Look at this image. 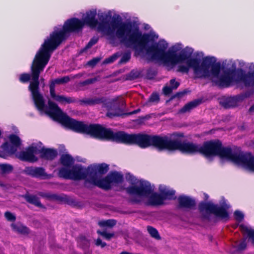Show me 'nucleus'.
Here are the masks:
<instances>
[{
    "instance_id": "37",
    "label": "nucleus",
    "mask_w": 254,
    "mask_h": 254,
    "mask_svg": "<svg viewBox=\"0 0 254 254\" xmlns=\"http://www.w3.org/2000/svg\"><path fill=\"white\" fill-rule=\"evenodd\" d=\"M159 95L157 93H153L150 97L149 101L151 102H156L159 100Z\"/></svg>"
},
{
    "instance_id": "13",
    "label": "nucleus",
    "mask_w": 254,
    "mask_h": 254,
    "mask_svg": "<svg viewBox=\"0 0 254 254\" xmlns=\"http://www.w3.org/2000/svg\"><path fill=\"white\" fill-rule=\"evenodd\" d=\"M24 171L27 175L36 178L48 179L51 177V175L47 174L45 170L41 167H28L25 168Z\"/></svg>"
},
{
    "instance_id": "39",
    "label": "nucleus",
    "mask_w": 254,
    "mask_h": 254,
    "mask_svg": "<svg viewBox=\"0 0 254 254\" xmlns=\"http://www.w3.org/2000/svg\"><path fill=\"white\" fill-rule=\"evenodd\" d=\"M99 61V59L95 58L88 62V64L90 66L95 65Z\"/></svg>"
},
{
    "instance_id": "4",
    "label": "nucleus",
    "mask_w": 254,
    "mask_h": 254,
    "mask_svg": "<svg viewBox=\"0 0 254 254\" xmlns=\"http://www.w3.org/2000/svg\"><path fill=\"white\" fill-rule=\"evenodd\" d=\"M215 64L219 67L216 71H212L210 80L216 85L226 87L240 83L246 86L254 85V63L249 64L248 68L250 72L247 74L241 69H237L236 63L232 60L228 61L225 68H221L220 63L216 59Z\"/></svg>"
},
{
    "instance_id": "20",
    "label": "nucleus",
    "mask_w": 254,
    "mask_h": 254,
    "mask_svg": "<svg viewBox=\"0 0 254 254\" xmlns=\"http://www.w3.org/2000/svg\"><path fill=\"white\" fill-rule=\"evenodd\" d=\"M11 227L15 232L22 234H28L29 232L28 228L19 223L12 224Z\"/></svg>"
},
{
    "instance_id": "49",
    "label": "nucleus",
    "mask_w": 254,
    "mask_h": 254,
    "mask_svg": "<svg viewBox=\"0 0 254 254\" xmlns=\"http://www.w3.org/2000/svg\"><path fill=\"white\" fill-rule=\"evenodd\" d=\"M1 130H0V137H1Z\"/></svg>"
},
{
    "instance_id": "22",
    "label": "nucleus",
    "mask_w": 254,
    "mask_h": 254,
    "mask_svg": "<svg viewBox=\"0 0 254 254\" xmlns=\"http://www.w3.org/2000/svg\"><path fill=\"white\" fill-rule=\"evenodd\" d=\"M40 195L42 197L47 198L52 200L62 201L63 198L62 196L58 194L50 193H40Z\"/></svg>"
},
{
    "instance_id": "30",
    "label": "nucleus",
    "mask_w": 254,
    "mask_h": 254,
    "mask_svg": "<svg viewBox=\"0 0 254 254\" xmlns=\"http://www.w3.org/2000/svg\"><path fill=\"white\" fill-rule=\"evenodd\" d=\"M31 75L28 73H23L20 75L19 80L22 82H26L29 81Z\"/></svg>"
},
{
    "instance_id": "35",
    "label": "nucleus",
    "mask_w": 254,
    "mask_h": 254,
    "mask_svg": "<svg viewBox=\"0 0 254 254\" xmlns=\"http://www.w3.org/2000/svg\"><path fill=\"white\" fill-rule=\"evenodd\" d=\"M98 41V38L97 37H93L90 41L88 42V44L87 45L86 48H90L93 45H95Z\"/></svg>"
},
{
    "instance_id": "12",
    "label": "nucleus",
    "mask_w": 254,
    "mask_h": 254,
    "mask_svg": "<svg viewBox=\"0 0 254 254\" xmlns=\"http://www.w3.org/2000/svg\"><path fill=\"white\" fill-rule=\"evenodd\" d=\"M38 149V145L32 144L31 146L28 147L25 151H22L19 153L18 157L23 161L29 162H36L38 160V158L35 156V154H38V152H35V149Z\"/></svg>"
},
{
    "instance_id": "45",
    "label": "nucleus",
    "mask_w": 254,
    "mask_h": 254,
    "mask_svg": "<svg viewBox=\"0 0 254 254\" xmlns=\"http://www.w3.org/2000/svg\"><path fill=\"white\" fill-rule=\"evenodd\" d=\"M139 110H135L132 112L131 114H136L138 112Z\"/></svg>"
},
{
    "instance_id": "17",
    "label": "nucleus",
    "mask_w": 254,
    "mask_h": 254,
    "mask_svg": "<svg viewBox=\"0 0 254 254\" xmlns=\"http://www.w3.org/2000/svg\"><path fill=\"white\" fill-rule=\"evenodd\" d=\"M180 206L185 208H191L195 205V201L192 198L187 196H181L178 198Z\"/></svg>"
},
{
    "instance_id": "41",
    "label": "nucleus",
    "mask_w": 254,
    "mask_h": 254,
    "mask_svg": "<svg viewBox=\"0 0 254 254\" xmlns=\"http://www.w3.org/2000/svg\"><path fill=\"white\" fill-rule=\"evenodd\" d=\"M94 79H89V80H87L86 81H85L84 83V84H89V83H92L94 82Z\"/></svg>"
},
{
    "instance_id": "23",
    "label": "nucleus",
    "mask_w": 254,
    "mask_h": 254,
    "mask_svg": "<svg viewBox=\"0 0 254 254\" xmlns=\"http://www.w3.org/2000/svg\"><path fill=\"white\" fill-rule=\"evenodd\" d=\"M199 104V102L197 101H194L191 102L187 104H186L183 108H182L180 112L181 113H186L187 112H189L190 110L195 107Z\"/></svg>"
},
{
    "instance_id": "16",
    "label": "nucleus",
    "mask_w": 254,
    "mask_h": 254,
    "mask_svg": "<svg viewBox=\"0 0 254 254\" xmlns=\"http://www.w3.org/2000/svg\"><path fill=\"white\" fill-rule=\"evenodd\" d=\"M64 82V79L62 78L60 79H57L53 81L50 85V92L51 98L54 100L59 102H62L64 101V97L63 96L57 95L55 91V86L56 83H60Z\"/></svg>"
},
{
    "instance_id": "18",
    "label": "nucleus",
    "mask_w": 254,
    "mask_h": 254,
    "mask_svg": "<svg viewBox=\"0 0 254 254\" xmlns=\"http://www.w3.org/2000/svg\"><path fill=\"white\" fill-rule=\"evenodd\" d=\"M240 228L244 235L250 239L253 243H254V229L247 224L244 223L240 224Z\"/></svg>"
},
{
    "instance_id": "9",
    "label": "nucleus",
    "mask_w": 254,
    "mask_h": 254,
    "mask_svg": "<svg viewBox=\"0 0 254 254\" xmlns=\"http://www.w3.org/2000/svg\"><path fill=\"white\" fill-rule=\"evenodd\" d=\"M123 180V176L120 173L114 172L110 173L102 179V182H96L97 187L108 190L113 185L121 183Z\"/></svg>"
},
{
    "instance_id": "42",
    "label": "nucleus",
    "mask_w": 254,
    "mask_h": 254,
    "mask_svg": "<svg viewBox=\"0 0 254 254\" xmlns=\"http://www.w3.org/2000/svg\"><path fill=\"white\" fill-rule=\"evenodd\" d=\"M64 102H67V103H70L71 102V100L68 98H67V97H64Z\"/></svg>"
},
{
    "instance_id": "43",
    "label": "nucleus",
    "mask_w": 254,
    "mask_h": 254,
    "mask_svg": "<svg viewBox=\"0 0 254 254\" xmlns=\"http://www.w3.org/2000/svg\"><path fill=\"white\" fill-rule=\"evenodd\" d=\"M237 62L241 66H243L245 65V63L242 61H238Z\"/></svg>"
},
{
    "instance_id": "40",
    "label": "nucleus",
    "mask_w": 254,
    "mask_h": 254,
    "mask_svg": "<svg viewBox=\"0 0 254 254\" xmlns=\"http://www.w3.org/2000/svg\"><path fill=\"white\" fill-rule=\"evenodd\" d=\"M96 245L97 246H100L102 248L104 247L106 244L104 242H102V241L100 239H98L95 242Z\"/></svg>"
},
{
    "instance_id": "1",
    "label": "nucleus",
    "mask_w": 254,
    "mask_h": 254,
    "mask_svg": "<svg viewBox=\"0 0 254 254\" xmlns=\"http://www.w3.org/2000/svg\"><path fill=\"white\" fill-rule=\"evenodd\" d=\"M137 36L130 40L128 48L135 51V55L146 57L148 59L162 64L168 70L176 65L177 71L188 73L190 68L197 78H208L210 79L212 71H216L219 67L215 64L216 58L207 56L202 58V53L196 52L192 56L193 49L189 47L183 48L182 44L177 43L172 46L166 52L169 44L164 39L158 42V35L153 31L142 33L136 25Z\"/></svg>"
},
{
    "instance_id": "3",
    "label": "nucleus",
    "mask_w": 254,
    "mask_h": 254,
    "mask_svg": "<svg viewBox=\"0 0 254 254\" xmlns=\"http://www.w3.org/2000/svg\"><path fill=\"white\" fill-rule=\"evenodd\" d=\"M63 38L64 26H61L59 30L55 29L50 37L45 40L31 65L32 81L29 86L34 104L41 114L48 115L62 126L64 125L63 111L51 100H48V106L45 105L43 96L39 92V77L40 72L48 63L51 53L60 44Z\"/></svg>"
},
{
    "instance_id": "27",
    "label": "nucleus",
    "mask_w": 254,
    "mask_h": 254,
    "mask_svg": "<svg viewBox=\"0 0 254 254\" xmlns=\"http://www.w3.org/2000/svg\"><path fill=\"white\" fill-rule=\"evenodd\" d=\"M12 167L10 165L6 164H0V170L4 174L9 173L12 170Z\"/></svg>"
},
{
    "instance_id": "47",
    "label": "nucleus",
    "mask_w": 254,
    "mask_h": 254,
    "mask_svg": "<svg viewBox=\"0 0 254 254\" xmlns=\"http://www.w3.org/2000/svg\"><path fill=\"white\" fill-rule=\"evenodd\" d=\"M84 254H91V253L90 252H87L85 253Z\"/></svg>"
},
{
    "instance_id": "38",
    "label": "nucleus",
    "mask_w": 254,
    "mask_h": 254,
    "mask_svg": "<svg viewBox=\"0 0 254 254\" xmlns=\"http://www.w3.org/2000/svg\"><path fill=\"white\" fill-rule=\"evenodd\" d=\"M247 244L246 243V240H244L240 244L237 245V249L239 251L244 250L246 247Z\"/></svg>"
},
{
    "instance_id": "48",
    "label": "nucleus",
    "mask_w": 254,
    "mask_h": 254,
    "mask_svg": "<svg viewBox=\"0 0 254 254\" xmlns=\"http://www.w3.org/2000/svg\"><path fill=\"white\" fill-rule=\"evenodd\" d=\"M185 94V92H183V93H179L178 94Z\"/></svg>"
},
{
    "instance_id": "14",
    "label": "nucleus",
    "mask_w": 254,
    "mask_h": 254,
    "mask_svg": "<svg viewBox=\"0 0 254 254\" xmlns=\"http://www.w3.org/2000/svg\"><path fill=\"white\" fill-rule=\"evenodd\" d=\"M159 191L161 196L163 198V201L165 200H171L176 198L175 191L172 189L163 185L159 186Z\"/></svg>"
},
{
    "instance_id": "26",
    "label": "nucleus",
    "mask_w": 254,
    "mask_h": 254,
    "mask_svg": "<svg viewBox=\"0 0 254 254\" xmlns=\"http://www.w3.org/2000/svg\"><path fill=\"white\" fill-rule=\"evenodd\" d=\"M116 221L114 220L109 219L107 220H102L98 222L99 226L101 227H112L116 224Z\"/></svg>"
},
{
    "instance_id": "28",
    "label": "nucleus",
    "mask_w": 254,
    "mask_h": 254,
    "mask_svg": "<svg viewBox=\"0 0 254 254\" xmlns=\"http://www.w3.org/2000/svg\"><path fill=\"white\" fill-rule=\"evenodd\" d=\"M60 166L58 175L61 178H64V156H62L61 157Z\"/></svg>"
},
{
    "instance_id": "31",
    "label": "nucleus",
    "mask_w": 254,
    "mask_h": 254,
    "mask_svg": "<svg viewBox=\"0 0 254 254\" xmlns=\"http://www.w3.org/2000/svg\"><path fill=\"white\" fill-rule=\"evenodd\" d=\"M98 16L101 18V17H108L111 16L112 13L110 10H108L107 11H102L101 10H99L98 12Z\"/></svg>"
},
{
    "instance_id": "19",
    "label": "nucleus",
    "mask_w": 254,
    "mask_h": 254,
    "mask_svg": "<svg viewBox=\"0 0 254 254\" xmlns=\"http://www.w3.org/2000/svg\"><path fill=\"white\" fill-rule=\"evenodd\" d=\"M180 85V82L176 81L175 78L172 79L170 81V86L166 85L163 88V91L165 94L168 95L170 94L172 90L176 89Z\"/></svg>"
},
{
    "instance_id": "2",
    "label": "nucleus",
    "mask_w": 254,
    "mask_h": 254,
    "mask_svg": "<svg viewBox=\"0 0 254 254\" xmlns=\"http://www.w3.org/2000/svg\"><path fill=\"white\" fill-rule=\"evenodd\" d=\"M97 14L96 8L80 12L79 16L81 17V19L72 18L66 20L64 23V32L68 31L79 33L82 31L85 26H87L106 36L112 46L122 45L127 48L130 40L137 36V30L135 29L136 24L131 22L122 21H112L110 23L105 21L99 22L96 18Z\"/></svg>"
},
{
    "instance_id": "29",
    "label": "nucleus",
    "mask_w": 254,
    "mask_h": 254,
    "mask_svg": "<svg viewBox=\"0 0 254 254\" xmlns=\"http://www.w3.org/2000/svg\"><path fill=\"white\" fill-rule=\"evenodd\" d=\"M235 218L237 221L240 223L244 219V214L240 211H236L234 213Z\"/></svg>"
},
{
    "instance_id": "34",
    "label": "nucleus",
    "mask_w": 254,
    "mask_h": 254,
    "mask_svg": "<svg viewBox=\"0 0 254 254\" xmlns=\"http://www.w3.org/2000/svg\"><path fill=\"white\" fill-rule=\"evenodd\" d=\"M118 57L119 55H118V54H115L111 57H110V58L106 59L104 63L105 64H110L113 63L118 58Z\"/></svg>"
},
{
    "instance_id": "15",
    "label": "nucleus",
    "mask_w": 254,
    "mask_h": 254,
    "mask_svg": "<svg viewBox=\"0 0 254 254\" xmlns=\"http://www.w3.org/2000/svg\"><path fill=\"white\" fill-rule=\"evenodd\" d=\"M35 152H38L40 154V157L46 160H52L57 155V152L51 149H47L42 147L38 145V149L35 150Z\"/></svg>"
},
{
    "instance_id": "46",
    "label": "nucleus",
    "mask_w": 254,
    "mask_h": 254,
    "mask_svg": "<svg viewBox=\"0 0 254 254\" xmlns=\"http://www.w3.org/2000/svg\"><path fill=\"white\" fill-rule=\"evenodd\" d=\"M68 77H64V82L67 81L68 80Z\"/></svg>"
},
{
    "instance_id": "44",
    "label": "nucleus",
    "mask_w": 254,
    "mask_h": 254,
    "mask_svg": "<svg viewBox=\"0 0 254 254\" xmlns=\"http://www.w3.org/2000/svg\"><path fill=\"white\" fill-rule=\"evenodd\" d=\"M254 110V106H253L251 107V108H250V111H253Z\"/></svg>"
},
{
    "instance_id": "6",
    "label": "nucleus",
    "mask_w": 254,
    "mask_h": 254,
    "mask_svg": "<svg viewBox=\"0 0 254 254\" xmlns=\"http://www.w3.org/2000/svg\"><path fill=\"white\" fill-rule=\"evenodd\" d=\"M229 207L226 201L223 199L220 206L211 202H201L199 205V210L204 217L208 218L209 215L213 214L217 219L226 221L229 218V214L226 210Z\"/></svg>"
},
{
    "instance_id": "24",
    "label": "nucleus",
    "mask_w": 254,
    "mask_h": 254,
    "mask_svg": "<svg viewBox=\"0 0 254 254\" xmlns=\"http://www.w3.org/2000/svg\"><path fill=\"white\" fill-rule=\"evenodd\" d=\"M78 245L82 248L88 247L89 245V242L84 236H80L77 239Z\"/></svg>"
},
{
    "instance_id": "11",
    "label": "nucleus",
    "mask_w": 254,
    "mask_h": 254,
    "mask_svg": "<svg viewBox=\"0 0 254 254\" xmlns=\"http://www.w3.org/2000/svg\"><path fill=\"white\" fill-rule=\"evenodd\" d=\"M124 106V101L123 99H113L107 106L108 111L107 116L112 118L114 116H119L121 114V109Z\"/></svg>"
},
{
    "instance_id": "10",
    "label": "nucleus",
    "mask_w": 254,
    "mask_h": 254,
    "mask_svg": "<svg viewBox=\"0 0 254 254\" xmlns=\"http://www.w3.org/2000/svg\"><path fill=\"white\" fill-rule=\"evenodd\" d=\"M10 143L5 142L1 146V148L4 151L0 150V157L2 158H6V153L13 154L17 150L18 147L21 144L20 139L17 136L12 134L9 136Z\"/></svg>"
},
{
    "instance_id": "8",
    "label": "nucleus",
    "mask_w": 254,
    "mask_h": 254,
    "mask_svg": "<svg viewBox=\"0 0 254 254\" xmlns=\"http://www.w3.org/2000/svg\"><path fill=\"white\" fill-rule=\"evenodd\" d=\"M88 168L89 184L96 186V182H102L103 178L102 175L106 173L109 169L108 166L104 163L91 165Z\"/></svg>"
},
{
    "instance_id": "32",
    "label": "nucleus",
    "mask_w": 254,
    "mask_h": 254,
    "mask_svg": "<svg viewBox=\"0 0 254 254\" xmlns=\"http://www.w3.org/2000/svg\"><path fill=\"white\" fill-rule=\"evenodd\" d=\"M98 234L101 235L103 237H104L105 239L107 240L110 239L112 237L114 236V234L113 233H108L106 231L101 232L100 231H97Z\"/></svg>"
},
{
    "instance_id": "5",
    "label": "nucleus",
    "mask_w": 254,
    "mask_h": 254,
    "mask_svg": "<svg viewBox=\"0 0 254 254\" xmlns=\"http://www.w3.org/2000/svg\"><path fill=\"white\" fill-rule=\"evenodd\" d=\"M127 179L130 186L127 187L126 190L130 195V200L132 202L144 203L152 206L160 205L164 203L160 193L154 191L148 182L139 180L130 175Z\"/></svg>"
},
{
    "instance_id": "36",
    "label": "nucleus",
    "mask_w": 254,
    "mask_h": 254,
    "mask_svg": "<svg viewBox=\"0 0 254 254\" xmlns=\"http://www.w3.org/2000/svg\"><path fill=\"white\" fill-rule=\"evenodd\" d=\"M130 59V53H126L123 56L120 62L121 63H127V62H128L129 60Z\"/></svg>"
},
{
    "instance_id": "21",
    "label": "nucleus",
    "mask_w": 254,
    "mask_h": 254,
    "mask_svg": "<svg viewBox=\"0 0 254 254\" xmlns=\"http://www.w3.org/2000/svg\"><path fill=\"white\" fill-rule=\"evenodd\" d=\"M25 198L29 203L33 204L39 207H42V205L37 196L32 195H25Z\"/></svg>"
},
{
    "instance_id": "33",
    "label": "nucleus",
    "mask_w": 254,
    "mask_h": 254,
    "mask_svg": "<svg viewBox=\"0 0 254 254\" xmlns=\"http://www.w3.org/2000/svg\"><path fill=\"white\" fill-rule=\"evenodd\" d=\"M4 216L6 219L10 221H13L16 219L15 215L13 214L10 213V212L7 211L5 212Z\"/></svg>"
},
{
    "instance_id": "50",
    "label": "nucleus",
    "mask_w": 254,
    "mask_h": 254,
    "mask_svg": "<svg viewBox=\"0 0 254 254\" xmlns=\"http://www.w3.org/2000/svg\"><path fill=\"white\" fill-rule=\"evenodd\" d=\"M64 202L66 200V197L64 196Z\"/></svg>"
},
{
    "instance_id": "25",
    "label": "nucleus",
    "mask_w": 254,
    "mask_h": 254,
    "mask_svg": "<svg viewBox=\"0 0 254 254\" xmlns=\"http://www.w3.org/2000/svg\"><path fill=\"white\" fill-rule=\"evenodd\" d=\"M147 230L148 232L152 237L157 240L160 239V237L158 233V232L155 228L151 226H148L147 228Z\"/></svg>"
},
{
    "instance_id": "51",
    "label": "nucleus",
    "mask_w": 254,
    "mask_h": 254,
    "mask_svg": "<svg viewBox=\"0 0 254 254\" xmlns=\"http://www.w3.org/2000/svg\"><path fill=\"white\" fill-rule=\"evenodd\" d=\"M205 196H206V198H207L208 197V196H207V195H206Z\"/></svg>"
},
{
    "instance_id": "7",
    "label": "nucleus",
    "mask_w": 254,
    "mask_h": 254,
    "mask_svg": "<svg viewBox=\"0 0 254 254\" xmlns=\"http://www.w3.org/2000/svg\"><path fill=\"white\" fill-rule=\"evenodd\" d=\"M73 162L72 157L64 151V167L66 165L70 166ZM88 174V168H84L80 165H74L69 170H66L64 168V178L73 180H84L85 184H87L89 183Z\"/></svg>"
}]
</instances>
